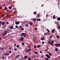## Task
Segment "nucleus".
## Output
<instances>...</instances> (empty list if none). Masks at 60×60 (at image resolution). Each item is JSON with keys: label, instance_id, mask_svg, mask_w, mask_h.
<instances>
[{"label": "nucleus", "instance_id": "obj_18", "mask_svg": "<svg viewBox=\"0 0 60 60\" xmlns=\"http://www.w3.org/2000/svg\"><path fill=\"white\" fill-rule=\"evenodd\" d=\"M28 50L29 51H31V50H32V49H30V48H29L28 49Z\"/></svg>", "mask_w": 60, "mask_h": 60}, {"label": "nucleus", "instance_id": "obj_28", "mask_svg": "<svg viewBox=\"0 0 60 60\" xmlns=\"http://www.w3.org/2000/svg\"><path fill=\"white\" fill-rule=\"evenodd\" d=\"M4 9H7H7H8V8H7V7H5L4 8Z\"/></svg>", "mask_w": 60, "mask_h": 60}, {"label": "nucleus", "instance_id": "obj_35", "mask_svg": "<svg viewBox=\"0 0 60 60\" xmlns=\"http://www.w3.org/2000/svg\"><path fill=\"white\" fill-rule=\"evenodd\" d=\"M28 51H29L27 49L26 50V52H28Z\"/></svg>", "mask_w": 60, "mask_h": 60}, {"label": "nucleus", "instance_id": "obj_53", "mask_svg": "<svg viewBox=\"0 0 60 60\" xmlns=\"http://www.w3.org/2000/svg\"><path fill=\"white\" fill-rule=\"evenodd\" d=\"M16 45H17L16 44H14V45L15 46H16Z\"/></svg>", "mask_w": 60, "mask_h": 60}, {"label": "nucleus", "instance_id": "obj_9", "mask_svg": "<svg viewBox=\"0 0 60 60\" xmlns=\"http://www.w3.org/2000/svg\"><path fill=\"white\" fill-rule=\"evenodd\" d=\"M57 20L58 21H60V17L58 18H57Z\"/></svg>", "mask_w": 60, "mask_h": 60}, {"label": "nucleus", "instance_id": "obj_40", "mask_svg": "<svg viewBox=\"0 0 60 60\" xmlns=\"http://www.w3.org/2000/svg\"><path fill=\"white\" fill-rule=\"evenodd\" d=\"M34 48H36L37 47H36V46H34Z\"/></svg>", "mask_w": 60, "mask_h": 60}, {"label": "nucleus", "instance_id": "obj_30", "mask_svg": "<svg viewBox=\"0 0 60 60\" xmlns=\"http://www.w3.org/2000/svg\"><path fill=\"white\" fill-rule=\"evenodd\" d=\"M6 24L7 25H8V24H9V22H6Z\"/></svg>", "mask_w": 60, "mask_h": 60}, {"label": "nucleus", "instance_id": "obj_2", "mask_svg": "<svg viewBox=\"0 0 60 60\" xmlns=\"http://www.w3.org/2000/svg\"><path fill=\"white\" fill-rule=\"evenodd\" d=\"M45 56L47 57V58H50V56L48 54H46V55H45Z\"/></svg>", "mask_w": 60, "mask_h": 60}, {"label": "nucleus", "instance_id": "obj_11", "mask_svg": "<svg viewBox=\"0 0 60 60\" xmlns=\"http://www.w3.org/2000/svg\"><path fill=\"white\" fill-rule=\"evenodd\" d=\"M37 21H41V20L40 19L38 18L37 19Z\"/></svg>", "mask_w": 60, "mask_h": 60}, {"label": "nucleus", "instance_id": "obj_21", "mask_svg": "<svg viewBox=\"0 0 60 60\" xmlns=\"http://www.w3.org/2000/svg\"><path fill=\"white\" fill-rule=\"evenodd\" d=\"M2 21H0V25H2Z\"/></svg>", "mask_w": 60, "mask_h": 60}, {"label": "nucleus", "instance_id": "obj_25", "mask_svg": "<svg viewBox=\"0 0 60 60\" xmlns=\"http://www.w3.org/2000/svg\"><path fill=\"white\" fill-rule=\"evenodd\" d=\"M15 27L16 28H18V26L17 25H16L15 26Z\"/></svg>", "mask_w": 60, "mask_h": 60}, {"label": "nucleus", "instance_id": "obj_36", "mask_svg": "<svg viewBox=\"0 0 60 60\" xmlns=\"http://www.w3.org/2000/svg\"><path fill=\"white\" fill-rule=\"evenodd\" d=\"M14 50L15 51H16L17 50L16 48H15L14 49Z\"/></svg>", "mask_w": 60, "mask_h": 60}, {"label": "nucleus", "instance_id": "obj_17", "mask_svg": "<svg viewBox=\"0 0 60 60\" xmlns=\"http://www.w3.org/2000/svg\"><path fill=\"white\" fill-rule=\"evenodd\" d=\"M24 58L25 59H27V56H24Z\"/></svg>", "mask_w": 60, "mask_h": 60}, {"label": "nucleus", "instance_id": "obj_34", "mask_svg": "<svg viewBox=\"0 0 60 60\" xmlns=\"http://www.w3.org/2000/svg\"><path fill=\"white\" fill-rule=\"evenodd\" d=\"M49 55L50 56H52V54H51L50 53H49Z\"/></svg>", "mask_w": 60, "mask_h": 60}, {"label": "nucleus", "instance_id": "obj_44", "mask_svg": "<svg viewBox=\"0 0 60 60\" xmlns=\"http://www.w3.org/2000/svg\"><path fill=\"white\" fill-rule=\"evenodd\" d=\"M51 45L52 46H54V45H53V44L52 43L51 44Z\"/></svg>", "mask_w": 60, "mask_h": 60}, {"label": "nucleus", "instance_id": "obj_62", "mask_svg": "<svg viewBox=\"0 0 60 60\" xmlns=\"http://www.w3.org/2000/svg\"><path fill=\"white\" fill-rule=\"evenodd\" d=\"M48 49H45V51H48Z\"/></svg>", "mask_w": 60, "mask_h": 60}, {"label": "nucleus", "instance_id": "obj_56", "mask_svg": "<svg viewBox=\"0 0 60 60\" xmlns=\"http://www.w3.org/2000/svg\"><path fill=\"white\" fill-rule=\"evenodd\" d=\"M52 33H53L54 32V31H53L52 30L51 31Z\"/></svg>", "mask_w": 60, "mask_h": 60}, {"label": "nucleus", "instance_id": "obj_60", "mask_svg": "<svg viewBox=\"0 0 60 60\" xmlns=\"http://www.w3.org/2000/svg\"><path fill=\"white\" fill-rule=\"evenodd\" d=\"M47 34L48 35H49V34H50L49 33H47Z\"/></svg>", "mask_w": 60, "mask_h": 60}, {"label": "nucleus", "instance_id": "obj_58", "mask_svg": "<svg viewBox=\"0 0 60 60\" xmlns=\"http://www.w3.org/2000/svg\"><path fill=\"white\" fill-rule=\"evenodd\" d=\"M6 16H7V17H8V16H9V15H8V14H7L6 15Z\"/></svg>", "mask_w": 60, "mask_h": 60}, {"label": "nucleus", "instance_id": "obj_31", "mask_svg": "<svg viewBox=\"0 0 60 60\" xmlns=\"http://www.w3.org/2000/svg\"><path fill=\"white\" fill-rule=\"evenodd\" d=\"M41 57L42 58H43V57H44V56H43L41 55Z\"/></svg>", "mask_w": 60, "mask_h": 60}, {"label": "nucleus", "instance_id": "obj_20", "mask_svg": "<svg viewBox=\"0 0 60 60\" xmlns=\"http://www.w3.org/2000/svg\"><path fill=\"white\" fill-rule=\"evenodd\" d=\"M34 14H36V12L35 11L34 12Z\"/></svg>", "mask_w": 60, "mask_h": 60}, {"label": "nucleus", "instance_id": "obj_3", "mask_svg": "<svg viewBox=\"0 0 60 60\" xmlns=\"http://www.w3.org/2000/svg\"><path fill=\"white\" fill-rule=\"evenodd\" d=\"M24 39V38H21V39H19V41H23V40Z\"/></svg>", "mask_w": 60, "mask_h": 60}, {"label": "nucleus", "instance_id": "obj_5", "mask_svg": "<svg viewBox=\"0 0 60 60\" xmlns=\"http://www.w3.org/2000/svg\"><path fill=\"white\" fill-rule=\"evenodd\" d=\"M55 50L56 51H57L59 50V49L57 48H56L55 49Z\"/></svg>", "mask_w": 60, "mask_h": 60}, {"label": "nucleus", "instance_id": "obj_45", "mask_svg": "<svg viewBox=\"0 0 60 60\" xmlns=\"http://www.w3.org/2000/svg\"><path fill=\"white\" fill-rule=\"evenodd\" d=\"M47 34H48V33H46L45 34V35H47Z\"/></svg>", "mask_w": 60, "mask_h": 60}, {"label": "nucleus", "instance_id": "obj_51", "mask_svg": "<svg viewBox=\"0 0 60 60\" xmlns=\"http://www.w3.org/2000/svg\"><path fill=\"white\" fill-rule=\"evenodd\" d=\"M37 16H38V17H39V16H40V15H39V14H38V15Z\"/></svg>", "mask_w": 60, "mask_h": 60}, {"label": "nucleus", "instance_id": "obj_6", "mask_svg": "<svg viewBox=\"0 0 60 60\" xmlns=\"http://www.w3.org/2000/svg\"><path fill=\"white\" fill-rule=\"evenodd\" d=\"M9 28L10 29H13V26H10L9 27Z\"/></svg>", "mask_w": 60, "mask_h": 60}, {"label": "nucleus", "instance_id": "obj_63", "mask_svg": "<svg viewBox=\"0 0 60 60\" xmlns=\"http://www.w3.org/2000/svg\"><path fill=\"white\" fill-rule=\"evenodd\" d=\"M8 18H9V17L8 16H7V17L6 19H8Z\"/></svg>", "mask_w": 60, "mask_h": 60}, {"label": "nucleus", "instance_id": "obj_26", "mask_svg": "<svg viewBox=\"0 0 60 60\" xmlns=\"http://www.w3.org/2000/svg\"><path fill=\"white\" fill-rule=\"evenodd\" d=\"M2 59H5V58L3 56H2Z\"/></svg>", "mask_w": 60, "mask_h": 60}, {"label": "nucleus", "instance_id": "obj_39", "mask_svg": "<svg viewBox=\"0 0 60 60\" xmlns=\"http://www.w3.org/2000/svg\"><path fill=\"white\" fill-rule=\"evenodd\" d=\"M58 29H60V26H58Z\"/></svg>", "mask_w": 60, "mask_h": 60}, {"label": "nucleus", "instance_id": "obj_10", "mask_svg": "<svg viewBox=\"0 0 60 60\" xmlns=\"http://www.w3.org/2000/svg\"><path fill=\"white\" fill-rule=\"evenodd\" d=\"M5 24V22H2V25H4V24Z\"/></svg>", "mask_w": 60, "mask_h": 60}, {"label": "nucleus", "instance_id": "obj_24", "mask_svg": "<svg viewBox=\"0 0 60 60\" xmlns=\"http://www.w3.org/2000/svg\"><path fill=\"white\" fill-rule=\"evenodd\" d=\"M55 15H54L53 16V19H55Z\"/></svg>", "mask_w": 60, "mask_h": 60}, {"label": "nucleus", "instance_id": "obj_14", "mask_svg": "<svg viewBox=\"0 0 60 60\" xmlns=\"http://www.w3.org/2000/svg\"><path fill=\"white\" fill-rule=\"evenodd\" d=\"M13 11L14 12H15H15H16V11H17V10H16V9H13Z\"/></svg>", "mask_w": 60, "mask_h": 60}, {"label": "nucleus", "instance_id": "obj_12", "mask_svg": "<svg viewBox=\"0 0 60 60\" xmlns=\"http://www.w3.org/2000/svg\"><path fill=\"white\" fill-rule=\"evenodd\" d=\"M29 24H30V25H31V26H32V25H33V23L31 22H30Z\"/></svg>", "mask_w": 60, "mask_h": 60}, {"label": "nucleus", "instance_id": "obj_61", "mask_svg": "<svg viewBox=\"0 0 60 60\" xmlns=\"http://www.w3.org/2000/svg\"><path fill=\"white\" fill-rule=\"evenodd\" d=\"M40 53H41L42 52V51H40Z\"/></svg>", "mask_w": 60, "mask_h": 60}, {"label": "nucleus", "instance_id": "obj_54", "mask_svg": "<svg viewBox=\"0 0 60 60\" xmlns=\"http://www.w3.org/2000/svg\"><path fill=\"white\" fill-rule=\"evenodd\" d=\"M35 30H37V28H35Z\"/></svg>", "mask_w": 60, "mask_h": 60}, {"label": "nucleus", "instance_id": "obj_27", "mask_svg": "<svg viewBox=\"0 0 60 60\" xmlns=\"http://www.w3.org/2000/svg\"><path fill=\"white\" fill-rule=\"evenodd\" d=\"M45 60H49V58H46L45 59Z\"/></svg>", "mask_w": 60, "mask_h": 60}, {"label": "nucleus", "instance_id": "obj_52", "mask_svg": "<svg viewBox=\"0 0 60 60\" xmlns=\"http://www.w3.org/2000/svg\"><path fill=\"white\" fill-rule=\"evenodd\" d=\"M52 31H53V32H54V31H55V29H53L52 30Z\"/></svg>", "mask_w": 60, "mask_h": 60}, {"label": "nucleus", "instance_id": "obj_32", "mask_svg": "<svg viewBox=\"0 0 60 60\" xmlns=\"http://www.w3.org/2000/svg\"><path fill=\"white\" fill-rule=\"evenodd\" d=\"M19 45H17V48H19Z\"/></svg>", "mask_w": 60, "mask_h": 60}, {"label": "nucleus", "instance_id": "obj_64", "mask_svg": "<svg viewBox=\"0 0 60 60\" xmlns=\"http://www.w3.org/2000/svg\"><path fill=\"white\" fill-rule=\"evenodd\" d=\"M52 36H50V38H52Z\"/></svg>", "mask_w": 60, "mask_h": 60}, {"label": "nucleus", "instance_id": "obj_19", "mask_svg": "<svg viewBox=\"0 0 60 60\" xmlns=\"http://www.w3.org/2000/svg\"><path fill=\"white\" fill-rule=\"evenodd\" d=\"M28 60H32V59H31V58H29L28 59Z\"/></svg>", "mask_w": 60, "mask_h": 60}, {"label": "nucleus", "instance_id": "obj_50", "mask_svg": "<svg viewBox=\"0 0 60 60\" xmlns=\"http://www.w3.org/2000/svg\"><path fill=\"white\" fill-rule=\"evenodd\" d=\"M4 15H2V17H4Z\"/></svg>", "mask_w": 60, "mask_h": 60}, {"label": "nucleus", "instance_id": "obj_55", "mask_svg": "<svg viewBox=\"0 0 60 60\" xmlns=\"http://www.w3.org/2000/svg\"><path fill=\"white\" fill-rule=\"evenodd\" d=\"M19 27H20V28H22V26H19Z\"/></svg>", "mask_w": 60, "mask_h": 60}, {"label": "nucleus", "instance_id": "obj_13", "mask_svg": "<svg viewBox=\"0 0 60 60\" xmlns=\"http://www.w3.org/2000/svg\"><path fill=\"white\" fill-rule=\"evenodd\" d=\"M19 56V55H17L16 56V57L17 58H18Z\"/></svg>", "mask_w": 60, "mask_h": 60}, {"label": "nucleus", "instance_id": "obj_46", "mask_svg": "<svg viewBox=\"0 0 60 60\" xmlns=\"http://www.w3.org/2000/svg\"><path fill=\"white\" fill-rule=\"evenodd\" d=\"M46 1H48L49 2L50 1V0H46Z\"/></svg>", "mask_w": 60, "mask_h": 60}, {"label": "nucleus", "instance_id": "obj_47", "mask_svg": "<svg viewBox=\"0 0 60 60\" xmlns=\"http://www.w3.org/2000/svg\"><path fill=\"white\" fill-rule=\"evenodd\" d=\"M9 53H11V51H9Z\"/></svg>", "mask_w": 60, "mask_h": 60}, {"label": "nucleus", "instance_id": "obj_22", "mask_svg": "<svg viewBox=\"0 0 60 60\" xmlns=\"http://www.w3.org/2000/svg\"><path fill=\"white\" fill-rule=\"evenodd\" d=\"M44 39V38H41V40H43Z\"/></svg>", "mask_w": 60, "mask_h": 60}, {"label": "nucleus", "instance_id": "obj_43", "mask_svg": "<svg viewBox=\"0 0 60 60\" xmlns=\"http://www.w3.org/2000/svg\"><path fill=\"white\" fill-rule=\"evenodd\" d=\"M22 45H24V43H22Z\"/></svg>", "mask_w": 60, "mask_h": 60}, {"label": "nucleus", "instance_id": "obj_33", "mask_svg": "<svg viewBox=\"0 0 60 60\" xmlns=\"http://www.w3.org/2000/svg\"><path fill=\"white\" fill-rule=\"evenodd\" d=\"M59 35H57L56 36V37L57 38H59Z\"/></svg>", "mask_w": 60, "mask_h": 60}, {"label": "nucleus", "instance_id": "obj_29", "mask_svg": "<svg viewBox=\"0 0 60 60\" xmlns=\"http://www.w3.org/2000/svg\"><path fill=\"white\" fill-rule=\"evenodd\" d=\"M35 54H38V52H35Z\"/></svg>", "mask_w": 60, "mask_h": 60}, {"label": "nucleus", "instance_id": "obj_38", "mask_svg": "<svg viewBox=\"0 0 60 60\" xmlns=\"http://www.w3.org/2000/svg\"><path fill=\"white\" fill-rule=\"evenodd\" d=\"M51 42L52 43H54V41H52Z\"/></svg>", "mask_w": 60, "mask_h": 60}, {"label": "nucleus", "instance_id": "obj_37", "mask_svg": "<svg viewBox=\"0 0 60 60\" xmlns=\"http://www.w3.org/2000/svg\"><path fill=\"white\" fill-rule=\"evenodd\" d=\"M48 42L49 44H50V43H51V42L48 41Z\"/></svg>", "mask_w": 60, "mask_h": 60}, {"label": "nucleus", "instance_id": "obj_48", "mask_svg": "<svg viewBox=\"0 0 60 60\" xmlns=\"http://www.w3.org/2000/svg\"><path fill=\"white\" fill-rule=\"evenodd\" d=\"M34 21H36V19H34Z\"/></svg>", "mask_w": 60, "mask_h": 60}, {"label": "nucleus", "instance_id": "obj_15", "mask_svg": "<svg viewBox=\"0 0 60 60\" xmlns=\"http://www.w3.org/2000/svg\"><path fill=\"white\" fill-rule=\"evenodd\" d=\"M10 55V53H6L5 54V55L6 56H8Z\"/></svg>", "mask_w": 60, "mask_h": 60}, {"label": "nucleus", "instance_id": "obj_23", "mask_svg": "<svg viewBox=\"0 0 60 60\" xmlns=\"http://www.w3.org/2000/svg\"><path fill=\"white\" fill-rule=\"evenodd\" d=\"M9 9H11L12 8L10 6V7H9Z\"/></svg>", "mask_w": 60, "mask_h": 60}, {"label": "nucleus", "instance_id": "obj_1", "mask_svg": "<svg viewBox=\"0 0 60 60\" xmlns=\"http://www.w3.org/2000/svg\"><path fill=\"white\" fill-rule=\"evenodd\" d=\"M4 33H4L3 32L2 33V36H5V35L6 34H7V32L6 31H5L4 32Z\"/></svg>", "mask_w": 60, "mask_h": 60}, {"label": "nucleus", "instance_id": "obj_41", "mask_svg": "<svg viewBox=\"0 0 60 60\" xmlns=\"http://www.w3.org/2000/svg\"><path fill=\"white\" fill-rule=\"evenodd\" d=\"M20 36H21V37H22L23 36V34H22V33L20 35Z\"/></svg>", "mask_w": 60, "mask_h": 60}, {"label": "nucleus", "instance_id": "obj_8", "mask_svg": "<svg viewBox=\"0 0 60 60\" xmlns=\"http://www.w3.org/2000/svg\"><path fill=\"white\" fill-rule=\"evenodd\" d=\"M6 26H2V29H4V28H5V27H6Z\"/></svg>", "mask_w": 60, "mask_h": 60}, {"label": "nucleus", "instance_id": "obj_16", "mask_svg": "<svg viewBox=\"0 0 60 60\" xmlns=\"http://www.w3.org/2000/svg\"><path fill=\"white\" fill-rule=\"evenodd\" d=\"M41 45H38L37 46V48H40V47H41Z\"/></svg>", "mask_w": 60, "mask_h": 60}, {"label": "nucleus", "instance_id": "obj_59", "mask_svg": "<svg viewBox=\"0 0 60 60\" xmlns=\"http://www.w3.org/2000/svg\"><path fill=\"white\" fill-rule=\"evenodd\" d=\"M26 26H28V25L27 24L26 25Z\"/></svg>", "mask_w": 60, "mask_h": 60}, {"label": "nucleus", "instance_id": "obj_42", "mask_svg": "<svg viewBox=\"0 0 60 60\" xmlns=\"http://www.w3.org/2000/svg\"><path fill=\"white\" fill-rule=\"evenodd\" d=\"M44 43H45V42H44V41H43L42 42V44H44Z\"/></svg>", "mask_w": 60, "mask_h": 60}, {"label": "nucleus", "instance_id": "obj_49", "mask_svg": "<svg viewBox=\"0 0 60 60\" xmlns=\"http://www.w3.org/2000/svg\"><path fill=\"white\" fill-rule=\"evenodd\" d=\"M0 9H3V8H2V7H0Z\"/></svg>", "mask_w": 60, "mask_h": 60}, {"label": "nucleus", "instance_id": "obj_57", "mask_svg": "<svg viewBox=\"0 0 60 60\" xmlns=\"http://www.w3.org/2000/svg\"><path fill=\"white\" fill-rule=\"evenodd\" d=\"M21 30H24V29H23V28H22L21 29Z\"/></svg>", "mask_w": 60, "mask_h": 60}, {"label": "nucleus", "instance_id": "obj_7", "mask_svg": "<svg viewBox=\"0 0 60 60\" xmlns=\"http://www.w3.org/2000/svg\"><path fill=\"white\" fill-rule=\"evenodd\" d=\"M15 24L16 25H18L19 24V22H15Z\"/></svg>", "mask_w": 60, "mask_h": 60}, {"label": "nucleus", "instance_id": "obj_4", "mask_svg": "<svg viewBox=\"0 0 60 60\" xmlns=\"http://www.w3.org/2000/svg\"><path fill=\"white\" fill-rule=\"evenodd\" d=\"M22 34L23 35V36L24 37H26V33H22Z\"/></svg>", "mask_w": 60, "mask_h": 60}]
</instances>
